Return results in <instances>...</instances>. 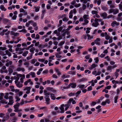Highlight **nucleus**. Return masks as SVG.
<instances>
[{
	"label": "nucleus",
	"mask_w": 122,
	"mask_h": 122,
	"mask_svg": "<svg viewBox=\"0 0 122 122\" xmlns=\"http://www.w3.org/2000/svg\"><path fill=\"white\" fill-rule=\"evenodd\" d=\"M43 70V69L42 68H41L39 69L38 70V71L37 72V75H39L41 73V72Z\"/></svg>",
	"instance_id": "obj_31"
},
{
	"label": "nucleus",
	"mask_w": 122,
	"mask_h": 122,
	"mask_svg": "<svg viewBox=\"0 0 122 122\" xmlns=\"http://www.w3.org/2000/svg\"><path fill=\"white\" fill-rule=\"evenodd\" d=\"M76 3V1L75 0H73L71 2V4L73 5H74V4Z\"/></svg>",
	"instance_id": "obj_60"
},
{
	"label": "nucleus",
	"mask_w": 122,
	"mask_h": 122,
	"mask_svg": "<svg viewBox=\"0 0 122 122\" xmlns=\"http://www.w3.org/2000/svg\"><path fill=\"white\" fill-rule=\"evenodd\" d=\"M117 66V64H115L112 66H109L107 68V70L110 72H111L112 71V69L116 67Z\"/></svg>",
	"instance_id": "obj_2"
},
{
	"label": "nucleus",
	"mask_w": 122,
	"mask_h": 122,
	"mask_svg": "<svg viewBox=\"0 0 122 122\" xmlns=\"http://www.w3.org/2000/svg\"><path fill=\"white\" fill-rule=\"evenodd\" d=\"M9 93H6L5 94V96L4 97L5 98L8 99V95Z\"/></svg>",
	"instance_id": "obj_48"
},
{
	"label": "nucleus",
	"mask_w": 122,
	"mask_h": 122,
	"mask_svg": "<svg viewBox=\"0 0 122 122\" xmlns=\"http://www.w3.org/2000/svg\"><path fill=\"white\" fill-rule=\"evenodd\" d=\"M36 61V59H34L31 60V63L32 64H34Z\"/></svg>",
	"instance_id": "obj_49"
},
{
	"label": "nucleus",
	"mask_w": 122,
	"mask_h": 122,
	"mask_svg": "<svg viewBox=\"0 0 122 122\" xmlns=\"http://www.w3.org/2000/svg\"><path fill=\"white\" fill-rule=\"evenodd\" d=\"M55 55L56 57L57 58H60L62 56H61L59 55V54H55Z\"/></svg>",
	"instance_id": "obj_56"
},
{
	"label": "nucleus",
	"mask_w": 122,
	"mask_h": 122,
	"mask_svg": "<svg viewBox=\"0 0 122 122\" xmlns=\"http://www.w3.org/2000/svg\"><path fill=\"white\" fill-rule=\"evenodd\" d=\"M62 38V37L61 35H60L59 36L57 37V39L58 40H60Z\"/></svg>",
	"instance_id": "obj_63"
},
{
	"label": "nucleus",
	"mask_w": 122,
	"mask_h": 122,
	"mask_svg": "<svg viewBox=\"0 0 122 122\" xmlns=\"http://www.w3.org/2000/svg\"><path fill=\"white\" fill-rule=\"evenodd\" d=\"M63 27L65 28V26L64 25H63L62 26H61L57 30L59 32H60L63 29Z\"/></svg>",
	"instance_id": "obj_29"
},
{
	"label": "nucleus",
	"mask_w": 122,
	"mask_h": 122,
	"mask_svg": "<svg viewBox=\"0 0 122 122\" xmlns=\"http://www.w3.org/2000/svg\"><path fill=\"white\" fill-rule=\"evenodd\" d=\"M70 106V105L68 104H66L65 105V107H66L65 108V110L66 111L67 110V109L69 108V107Z\"/></svg>",
	"instance_id": "obj_59"
},
{
	"label": "nucleus",
	"mask_w": 122,
	"mask_h": 122,
	"mask_svg": "<svg viewBox=\"0 0 122 122\" xmlns=\"http://www.w3.org/2000/svg\"><path fill=\"white\" fill-rule=\"evenodd\" d=\"M5 52L6 54L8 55L9 56H11V53L8 50H6Z\"/></svg>",
	"instance_id": "obj_36"
},
{
	"label": "nucleus",
	"mask_w": 122,
	"mask_h": 122,
	"mask_svg": "<svg viewBox=\"0 0 122 122\" xmlns=\"http://www.w3.org/2000/svg\"><path fill=\"white\" fill-rule=\"evenodd\" d=\"M99 103V100L98 99L97 102H92V103H91V106H94L97 103Z\"/></svg>",
	"instance_id": "obj_20"
},
{
	"label": "nucleus",
	"mask_w": 122,
	"mask_h": 122,
	"mask_svg": "<svg viewBox=\"0 0 122 122\" xmlns=\"http://www.w3.org/2000/svg\"><path fill=\"white\" fill-rule=\"evenodd\" d=\"M23 76L22 77V78H21L20 79V82H21L22 83L23 82V79L24 78H25V75H23Z\"/></svg>",
	"instance_id": "obj_51"
},
{
	"label": "nucleus",
	"mask_w": 122,
	"mask_h": 122,
	"mask_svg": "<svg viewBox=\"0 0 122 122\" xmlns=\"http://www.w3.org/2000/svg\"><path fill=\"white\" fill-rule=\"evenodd\" d=\"M86 36H87V39L88 40H90L93 38V36H90V35L87 34Z\"/></svg>",
	"instance_id": "obj_23"
},
{
	"label": "nucleus",
	"mask_w": 122,
	"mask_h": 122,
	"mask_svg": "<svg viewBox=\"0 0 122 122\" xmlns=\"http://www.w3.org/2000/svg\"><path fill=\"white\" fill-rule=\"evenodd\" d=\"M0 103L7 104V103L8 102H6L4 99H3L0 101Z\"/></svg>",
	"instance_id": "obj_40"
},
{
	"label": "nucleus",
	"mask_w": 122,
	"mask_h": 122,
	"mask_svg": "<svg viewBox=\"0 0 122 122\" xmlns=\"http://www.w3.org/2000/svg\"><path fill=\"white\" fill-rule=\"evenodd\" d=\"M16 85L17 87L19 88L23 86L22 84H21L20 82H18Z\"/></svg>",
	"instance_id": "obj_24"
},
{
	"label": "nucleus",
	"mask_w": 122,
	"mask_h": 122,
	"mask_svg": "<svg viewBox=\"0 0 122 122\" xmlns=\"http://www.w3.org/2000/svg\"><path fill=\"white\" fill-rule=\"evenodd\" d=\"M79 81L80 82H81L85 81H87V79L86 78H83L79 80Z\"/></svg>",
	"instance_id": "obj_21"
},
{
	"label": "nucleus",
	"mask_w": 122,
	"mask_h": 122,
	"mask_svg": "<svg viewBox=\"0 0 122 122\" xmlns=\"http://www.w3.org/2000/svg\"><path fill=\"white\" fill-rule=\"evenodd\" d=\"M78 86L80 88L82 89L85 86V85H79Z\"/></svg>",
	"instance_id": "obj_50"
},
{
	"label": "nucleus",
	"mask_w": 122,
	"mask_h": 122,
	"mask_svg": "<svg viewBox=\"0 0 122 122\" xmlns=\"http://www.w3.org/2000/svg\"><path fill=\"white\" fill-rule=\"evenodd\" d=\"M98 19L97 18H96L94 20V22H93L92 25L96 27L99 24L98 22Z\"/></svg>",
	"instance_id": "obj_4"
},
{
	"label": "nucleus",
	"mask_w": 122,
	"mask_h": 122,
	"mask_svg": "<svg viewBox=\"0 0 122 122\" xmlns=\"http://www.w3.org/2000/svg\"><path fill=\"white\" fill-rule=\"evenodd\" d=\"M111 86L110 85H109L105 87V89H109L111 88Z\"/></svg>",
	"instance_id": "obj_62"
},
{
	"label": "nucleus",
	"mask_w": 122,
	"mask_h": 122,
	"mask_svg": "<svg viewBox=\"0 0 122 122\" xmlns=\"http://www.w3.org/2000/svg\"><path fill=\"white\" fill-rule=\"evenodd\" d=\"M104 58L106 59L107 61H110V59L109 58V56H107L106 57H105Z\"/></svg>",
	"instance_id": "obj_55"
},
{
	"label": "nucleus",
	"mask_w": 122,
	"mask_h": 122,
	"mask_svg": "<svg viewBox=\"0 0 122 122\" xmlns=\"http://www.w3.org/2000/svg\"><path fill=\"white\" fill-rule=\"evenodd\" d=\"M11 34L14 35V36H17L19 34L17 33H15L13 31H11L10 33Z\"/></svg>",
	"instance_id": "obj_18"
},
{
	"label": "nucleus",
	"mask_w": 122,
	"mask_h": 122,
	"mask_svg": "<svg viewBox=\"0 0 122 122\" xmlns=\"http://www.w3.org/2000/svg\"><path fill=\"white\" fill-rule=\"evenodd\" d=\"M35 50V48L34 47H33L30 49V52H32V53H33L34 51Z\"/></svg>",
	"instance_id": "obj_46"
},
{
	"label": "nucleus",
	"mask_w": 122,
	"mask_h": 122,
	"mask_svg": "<svg viewBox=\"0 0 122 122\" xmlns=\"http://www.w3.org/2000/svg\"><path fill=\"white\" fill-rule=\"evenodd\" d=\"M0 55L2 56H6V55L3 53V52L2 51H0Z\"/></svg>",
	"instance_id": "obj_54"
},
{
	"label": "nucleus",
	"mask_w": 122,
	"mask_h": 122,
	"mask_svg": "<svg viewBox=\"0 0 122 122\" xmlns=\"http://www.w3.org/2000/svg\"><path fill=\"white\" fill-rule=\"evenodd\" d=\"M64 105L62 104L61 105L60 107V109L61 110L60 112L57 111V112H60L61 113H63L64 112Z\"/></svg>",
	"instance_id": "obj_8"
},
{
	"label": "nucleus",
	"mask_w": 122,
	"mask_h": 122,
	"mask_svg": "<svg viewBox=\"0 0 122 122\" xmlns=\"http://www.w3.org/2000/svg\"><path fill=\"white\" fill-rule=\"evenodd\" d=\"M44 93L45 96L48 97V96H49L50 95V93L46 90H44Z\"/></svg>",
	"instance_id": "obj_10"
},
{
	"label": "nucleus",
	"mask_w": 122,
	"mask_h": 122,
	"mask_svg": "<svg viewBox=\"0 0 122 122\" xmlns=\"http://www.w3.org/2000/svg\"><path fill=\"white\" fill-rule=\"evenodd\" d=\"M51 97V99L53 100H55L56 99V97L55 96V95L52 93H51L50 94Z\"/></svg>",
	"instance_id": "obj_17"
},
{
	"label": "nucleus",
	"mask_w": 122,
	"mask_h": 122,
	"mask_svg": "<svg viewBox=\"0 0 122 122\" xmlns=\"http://www.w3.org/2000/svg\"><path fill=\"white\" fill-rule=\"evenodd\" d=\"M81 5L80 4L78 3L74 5V6L76 8H77L81 6Z\"/></svg>",
	"instance_id": "obj_52"
},
{
	"label": "nucleus",
	"mask_w": 122,
	"mask_h": 122,
	"mask_svg": "<svg viewBox=\"0 0 122 122\" xmlns=\"http://www.w3.org/2000/svg\"><path fill=\"white\" fill-rule=\"evenodd\" d=\"M119 10L117 9H110L109 12V14H111L113 13V14L114 15H116L118 13Z\"/></svg>",
	"instance_id": "obj_1"
},
{
	"label": "nucleus",
	"mask_w": 122,
	"mask_h": 122,
	"mask_svg": "<svg viewBox=\"0 0 122 122\" xmlns=\"http://www.w3.org/2000/svg\"><path fill=\"white\" fill-rule=\"evenodd\" d=\"M112 82L113 84H119V81L113 80L112 81Z\"/></svg>",
	"instance_id": "obj_34"
},
{
	"label": "nucleus",
	"mask_w": 122,
	"mask_h": 122,
	"mask_svg": "<svg viewBox=\"0 0 122 122\" xmlns=\"http://www.w3.org/2000/svg\"><path fill=\"white\" fill-rule=\"evenodd\" d=\"M20 105V103H19L17 102V104H15L14 105V108H19Z\"/></svg>",
	"instance_id": "obj_33"
},
{
	"label": "nucleus",
	"mask_w": 122,
	"mask_h": 122,
	"mask_svg": "<svg viewBox=\"0 0 122 122\" xmlns=\"http://www.w3.org/2000/svg\"><path fill=\"white\" fill-rule=\"evenodd\" d=\"M14 103L13 100H9V102L8 103V105H12Z\"/></svg>",
	"instance_id": "obj_37"
},
{
	"label": "nucleus",
	"mask_w": 122,
	"mask_h": 122,
	"mask_svg": "<svg viewBox=\"0 0 122 122\" xmlns=\"http://www.w3.org/2000/svg\"><path fill=\"white\" fill-rule=\"evenodd\" d=\"M12 63V61H10L9 62H7L5 64V65L7 67L9 66L10 65H11Z\"/></svg>",
	"instance_id": "obj_27"
},
{
	"label": "nucleus",
	"mask_w": 122,
	"mask_h": 122,
	"mask_svg": "<svg viewBox=\"0 0 122 122\" xmlns=\"http://www.w3.org/2000/svg\"><path fill=\"white\" fill-rule=\"evenodd\" d=\"M30 87H26L24 89V90H27V91L26 92V93L27 94H29L30 92Z\"/></svg>",
	"instance_id": "obj_9"
},
{
	"label": "nucleus",
	"mask_w": 122,
	"mask_h": 122,
	"mask_svg": "<svg viewBox=\"0 0 122 122\" xmlns=\"http://www.w3.org/2000/svg\"><path fill=\"white\" fill-rule=\"evenodd\" d=\"M92 90V86H90L87 88V91H90Z\"/></svg>",
	"instance_id": "obj_64"
},
{
	"label": "nucleus",
	"mask_w": 122,
	"mask_h": 122,
	"mask_svg": "<svg viewBox=\"0 0 122 122\" xmlns=\"http://www.w3.org/2000/svg\"><path fill=\"white\" fill-rule=\"evenodd\" d=\"M117 20L118 21H121L122 20V17L121 16H118Z\"/></svg>",
	"instance_id": "obj_41"
},
{
	"label": "nucleus",
	"mask_w": 122,
	"mask_h": 122,
	"mask_svg": "<svg viewBox=\"0 0 122 122\" xmlns=\"http://www.w3.org/2000/svg\"><path fill=\"white\" fill-rule=\"evenodd\" d=\"M2 20L3 23L5 24L9 23L10 21L9 20L6 18L3 19Z\"/></svg>",
	"instance_id": "obj_12"
},
{
	"label": "nucleus",
	"mask_w": 122,
	"mask_h": 122,
	"mask_svg": "<svg viewBox=\"0 0 122 122\" xmlns=\"http://www.w3.org/2000/svg\"><path fill=\"white\" fill-rule=\"evenodd\" d=\"M86 5L84 4H83L82 5V9L83 10H84L86 9Z\"/></svg>",
	"instance_id": "obj_58"
},
{
	"label": "nucleus",
	"mask_w": 122,
	"mask_h": 122,
	"mask_svg": "<svg viewBox=\"0 0 122 122\" xmlns=\"http://www.w3.org/2000/svg\"><path fill=\"white\" fill-rule=\"evenodd\" d=\"M48 72V70L47 69L44 71L42 72L43 74H47Z\"/></svg>",
	"instance_id": "obj_61"
},
{
	"label": "nucleus",
	"mask_w": 122,
	"mask_h": 122,
	"mask_svg": "<svg viewBox=\"0 0 122 122\" xmlns=\"http://www.w3.org/2000/svg\"><path fill=\"white\" fill-rule=\"evenodd\" d=\"M100 15L104 19H106L107 18V14L106 12H104L101 13Z\"/></svg>",
	"instance_id": "obj_11"
},
{
	"label": "nucleus",
	"mask_w": 122,
	"mask_h": 122,
	"mask_svg": "<svg viewBox=\"0 0 122 122\" xmlns=\"http://www.w3.org/2000/svg\"><path fill=\"white\" fill-rule=\"evenodd\" d=\"M15 110H14V111L15 112H20L22 111V110L21 109H19V108H14Z\"/></svg>",
	"instance_id": "obj_25"
},
{
	"label": "nucleus",
	"mask_w": 122,
	"mask_h": 122,
	"mask_svg": "<svg viewBox=\"0 0 122 122\" xmlns=\"http://www.w3.org/2000/svg\"><path fill=\"white\" fill-rule=\"evenodd\" d=\"M14 67L13 66H11L10 67V68H9V69L8 71L9 72V74L10 75H11V74L13 72V70L10 68H13Z\"/></svg>",
	"instance_id": "obj_14"
},
{
	"label": "nucleus",
	"mask_w": 122,
	"mask_h": 122,
	"mask_svg": "<svg viewBox=\"0 0 122 122\" xmlns=\"http://www.w3.org/2000/svg\"><path fill=\"white\" fill-rule=\"evenodd\" d=\"M28 53V51H26L23 53V56H26L27 55Z\"/></svg>",
	"instance_id": "obj_42"
},
{
	"label": "nucleus",
	"mask_w": 122,
	"mask_h": 122,
	"mask_svg": "<svg viewBox=\"0 0 122 122\" xmlns=\"http://www.w3.org/2000/svg\"><path fill=\"white\" fill-rule=\"evenodd\" d=\"M31 23H32L31 25L34 26V27H35L37 26L36 23V22H34L33 20L32 22H31Z\"/></svg>",
	"instance_id": "obj_39"
},
{
	"label": "nucleus",
	"mask_w": 122,
	"mask_h": 122,
	"mask_svg": "<svg viewBox=\"0 0 122 122\" xmlns=\"http://www.w3.org/2000/svg\"><path fill=\"white\" fill-rule=\"evenodd\" d=\"M76 73L75 71H68L67 73L69 74H71L72 75H75Z\"/></svg>",
	"instance_id": "obj_16"
},
{
	"label": "nucleus",
	"mask_w": 122,
	"mask_h": 122,
	"mask_svg": "<svg viewBox=\"0 0 122 122\" xmlns=\"http://www.w3.org/2000/svg\"><path fill=\"white\" fill-rule=\"evenodd\" d=\"M0 9L4 11H5L6 10V9L5 8L3 5H1L0 6Z\"/></svg>",
	"instance_id": "obj_19"
},
{
	"label": "nucleus",
	"mask_w": 122,
	"mask_h": 122,
	"mask_svg": "<svg viewBox=\"0 0 122 122\" xmlns=\"http://www.w3.org/2000/svg\"><path fill=\"white\" fill-rule=\"evenodd\" d=\"M15 98L16 99V100L15 101L16 102L19 101L20 99V98L19 96H18V94L15 96Z\"/></svg>",
	"instance_id": "obj_30"
},
{
	"label": "nucleus",
	"mask_w": 122,
	"mask_h": 122,
	"mask_svg": "<svg viewBox=\"0 0 122 122\" xmlns=\"http://www.w3.org/2000/svg\"><path fill=\"white\" fill-rule=\"evenodd\" d=\"M30 74L32 76V77H35V74L34 72H31L30 73Z\"/></svg>",
	"instance_id": "obj_38"
},
{
	"label": "nucleus",
	"mask_w": 122,
	"mask_h": 122,
	"mask_svg": "<svg viewBox=\"0 0 122 122\" xmlns=\"http://www.w3.org/2000/svg\"><path fill=\"white\" fill-rule=\"evenodd\" d=\"M105 39L106 40H108L111 37H110L107 34V32L105 33Z\"/></svg>",
	"instance_id": "obj_13"
},
{
	"label": "nucleus",
	"mask_w": 122,
	"mask_h": 122,
	"mask_svg": "<svg viewBox=\"0 0 122 122\" xmlns=\"http://www.w3.org/2000/svg\"><path fill=\"white\" fill-rule=\"evenodd\" d=\"M92 13L93 14H96L98 13V12L96 10H92Z\"/></svg>",
	"instance_id": "obj_53"
},
{
	"label": "nucleus",
	"mask_w": 122,
	"mask_h": 122,
	"mask_svg": "<svg viewBox=\"0 0 122 122\" xmlns=\"http://www.w3.org/2000/svg\"><path fill=\"white\" fill-rule=\"evenodd\" d=\"M102 9L105 11H107L108 9L107 7L104 6H102Z\"/></svg>",
	"instance_id": "obj_35"
},
{
	"label": "nucleus",
	"mask_w": 122,
	"mask_h": 122,
	"mask_svg": "<svg viewBox=\"0 0 122 122\" xmlns=\"http://www.w3.org/2000/svg\"><path fill=\"white\" fill-rule=\"evenodd\" d=\"M81 91H77L76 94H75V95H76V96L77 97L81 93Z\"/></svg>",
	"instance_id": "obj_57"
},
{
	"label": "nucleus",
	"mask_w": 122,
	"mask_h": 122,
	"mask_svg": "<svg viewBox=\"0 0 122 122\" xmlns=\"http://www.w3.org/2000/svg\"><path fill=\"white\" fill-rule=\"evenodd\" d=\"M32 22V20H30L28 22H26L25 25V26L27 27H28L30 24L31 23V22Z\"/></svg>",
	"instance_id": "obj_32"
},
{
	"label": "nucleus",
	"mask_w": 122,
	"mask_h": 122,
	"mask_svg": "<svg viewBox=\"0 0 122 122\" xmlns=\"http://www.w3.org/2000/svg\"><path fill=\"white\" fill-rule=\"evenodd\" d=\"M107 4L111 8H114L115 6L114 5L115 2L112 0H109L107 2Z\"/></svg>",
	"instance_id": "obj_3"
},
{
	"label": "nucleus",
	"mask_w": 122,
	"mask_h": 122,
	"mask_svg": "<svg viewBox=\"0 0 122 122\" xmlns=\"http://www.w3.org/2000/svg\"><path fill=\"white\" fill-rule=\"evenodd\" d=\"M91 29L89 27H87L86 28L87 30L86 31V34L89 33L90 32V30Z\"/></svg>",
	"instance_id": "obj_43"
},
{
	"label": "nucleus",
	"mask_w": 122,
	"mask_h": 122,
	"mask_svg": "<svg viewBox=\"0 0 122 122\" xmlns=\"http://www.w3.org/2000/svg\"><path fill=\"white\" fill-rule=\"evenodd\" d=\"M118 96H115L114 98V102L115 103H117V99H118Z\"/></svg>",
	"instance_id": "obj_28"
},
{
	"label": "nucleus",
	"mask_w": 122,
	"mask_h": 122,
	"mask_svg": "<svg viewBox=\"0 0 122 122\" xmlns=\"http://www.w3.org/2000/svg\"><path fill=\"white\" fill-rule=\"evenodd\" d=\"M40 8V7L39 6L35 7V8H36L35 10V11L36 12H37L39 10Z\"/></svg>",
	"instance_id": "obj_47"
},
{
	"label": "nucleus",
	"mask_w": 122,
	"mask_h": 122,
	"mask_svg": "<svg viewBox=\"0 0 122 122\" xmlns=\"http://www.w3.org/2000/svg\"><path fill=\"white\" fill-rule=\"evenodd\" d=\"M119 25V22H117L116 21H114L111 24V25L112 27L118 26Z\"/></svg>",
	"instance_id": "obj_6"
},
{
	"label": "nucleus",
	"mask_w": 122,
	"mask_h": 122,
	"mask_svg": "<svg viewBox=\"0 0 122 122\" xmlns=\"http://www.w3.org/2000/svg\"><path fill=\"white\" fill-rule=\"evenodd\" d=\"M68 86H69V88L71 87L73 88H75L76 86V83L72 82L71 83H70L69 84Z\"/></svg>",
	"instance_id": "obj_5"
},
{
	"label": "nucleus",
	"mask_w": 122,
	"mask_h": 122,
	"mask_svg": "<svg viewBox=\"0 0 122 122\" xmlns=\"http://www.w3.org/2000/svg\"><path fill=\"white\" fill-rule=\"evenodd\" d=\"M49 96H48V97L46 96H45L44 98L45 99V101L46 102V103L47 104H49L50 103V99L49 98Z\"/></svg>",
	"instance_id": "obj_7"
},
{
	"label": "nucleus",
	"mask_w": 122,
	"mask_h": 122,
	"mask_svg": "<svg viewBox=\"0 0 122 122\" xmlns=\"http://www.w3.org/2000/svg\"><path fill=\"white\" fill-rule=\"evenodd\" d=\"M83 18L85 19H88V15H84L83 16Z\"/></svg>",
	"instance_id": "obj_45"
},
{
	"label": "nucleus",
	"mask_w": 122,
	"mask_h": 122,
	"mask_svg": "<svg viewBox=\"0 0 122 122\" xmlns=\"http://www.w3.org/2000/svg\"><path fill=\"white\" fill-rule=\"evenodd\" d=\"M97 66V64H92L91 66V67H90L89 69L90 70L92 69L95 68Z\"/></svg>",
	"instance_id": "obj_22"
},
{
	"label": "nucleus",
	"mask_w": 122,
	"mask_h": 122,
	"mask_svg": "<svg viewBox=\"0 0 122 122\" xmlns=\"http://www.w3.org/2000/svg\"><path fill=\"white\" fill-rule=\"evenodd\" d=\"M94 42L96 44L99 45V38H97L96 40Z\"/></svg>",
	"instance_id": "obj_26"
},
{
	"label": "nucleus",
	"mask_w": 122,
	"mask_h": 122,
	"mask_svg": "<svg viewBox=\"0 0 122 122\" xmlns=\"http://www.w3.org/2000/svg\"><path fill=\"white\" fill-rule=\"evenodd\" d=\"M25 70V69L24 68H21L20 67H18L17 69V71H21L23 72H24Z\"/></svg>",
	"instance_id": "obj_15"
},
{
	"label": "nucleus",
	"mask_w": 122,
	"mask_h": 122,
	"mask_svg": "<svg viewBox=\"0 0 122 122\" xmlns=\"http://www.w3.org/2000/svg\"><path fill=\"white\" fill-rule=\"evenodd\" d=\"M65 43V41H61L58 44L59 46H62Z\"/></svg>",
	"instance_id": "obj_44"
}]
</instances>
